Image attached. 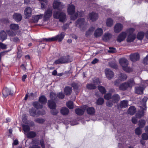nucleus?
Returning a JSON list of instances; mask_svg holds the SVG:
<instances>
[{
  "label": "nucleus",
  "mask_w": 148,
  "mask_h": 148,
  "mask_svg": "<svg viewBox=\"0 0 148 148\" xmlns=\"http://www.w3.org/2000/svg\"><path fill=\"white\" fill-rule=\"evenodd\" d=\"M53 7L54 9H57L59 10L58 12L56 11L54 12L53 14L54 18L58 19L60 22H65L66 20V14L65 13L61 12L60 10V9L63 7L62 3L59 0H55L53 4Z\"/></svg>",
  "instance_id": "obj_1"
},
{
  "label": "nucleus",
  "mask_w": 148,
  "mask_h": 148,
  "mask_svg": "<svg viewBox=\"0 0 148 148\" xmlns=\"http://www.w3.org/2000/svg\"><path fill=\"white\" fill-rule=\"evenodd\" d=\"M75 7L71 3L69 4L68 7L67 11L69 15H72L71 16V19L74 20L78 16L81 17L84 14L83 12H77L73 15L74 13L75 10Z\"/></svg>",
  "instance_id": "obj_2"
},
{
  "label": "nucleus",
  "mask_w": 148,
  "mask_h": 148,
  "mask_svg": "<svg viewBox=\"0 0 148 148\" xmlns=\"http://www.w3.org/2000/svg\"><path fill=\"white\" fill-rule=\"evenodd\" d=\"M56 95L53 92L50 93V97L51 99L48 101V104L49 107L51 109H52L51 111L52 114L53 115H56L58 113L57 110L54 109L56 107L55 103L54 102V100L56 97Z\"/></svg>",
  "instance_id": "obj_3"
},
{
  "label": "nucleus",
  "mask_w": 148,
  "mask_h": 148,
  "mask_svg": "<svg viewBox=\"0 0 148 148\" xmlns=\"http://www.w3.org/2000/svg\"><path fill=\"white\" fill-rule=\"evenodd\" d=\"M147 100V97H144L141 101V105L140 106L141 111H139L136 114V117L137 118H140L144 115L145 111L146 110V102Z\"/></svg>",
  "instance_id": "obj_4"
},
{
  "label": "nucleus",
  "mask_w": 148,
  "mask_h": 148,
  "mask_svg": "<svg viewBox=\"0 0 148 148\" xmlns=\"http://www.w3.org/2000/svg\"><path fill=\"white\" fill-rule=\"evenodd\" d=\"M120 64L122 67L123 69L125 71L130 72L132 71V69L131 68L128 66V60L125 58L120 59L119 60Z\"/></svg>",
  "instance_id": "obj_5"
},
{
  "label": "nucleus",
  "mask_w": 148,
  "mask_h": 148,
  "mask_svg": "<svg viewBox=\"0 0 148 148\" xmlns=\"http://www.w3.org/2000/svg\"><path fill=\"white\" fill-rule=\"evenodd\" d=\"M39 101L41 104H40L39 103L37 102H34L33 103V106L37 109L42 108V104L46 103L47 100L45 96H42L39 98Z\"/></svg>",
  "instance_id": "obj_6"
},
{
  "label": "nucleus",
  "mask_w": 148,
  "mask_h": 148,
  "mask_svg": "<svg viewBox=\"0 0 148 148\" xmlns=\"http://www.w3.org/2000/svg\"><path fill=\"white\" fill-rule=\"evenodd\" d=\"M134 29L133 28H130L126 30L127 35H128L127 41L128 42L133 41L135 39L136 35L133 33Z\"/></svg>",
  "instance_id": "obj_7"
},
{
  "label": "nucleus",
  "mask_w": 148,
  "mask_h": 148,
  "mask_svg": "<svg viewBox=\"0 0 148 148\" xmlns=\"http://www.w3.org/2000/svg\"><path fill=\"white\" fill-rule=\"evenodd\" d=\"M65 34L64 32H62L56 36L51 38L45 39V40L47 41H58L59 42L61 41L64 38Z\"/></svg>",
  "instance_id": "obj_8"
},
{
  "label": "nucleus",
  "mask_w": 148,
  "mask_h": 148,
  "mask_svg": "<svg viewBox=\"0 0 148 148\" xmlns=\"http://www.w3.org/2000/svg\"><path fill=\"white\" fill-rule=\"evenodd\" d=\"M71 62L69 59V56L61 57L55 61L53 64H59L67 63Z\"/></svg>",
  "instance_id": "obj_9"
},
{
  "label": "nucleus",
  "mask_w": 148,
  "mask_h": 148,
  "mask_svg": "<svg viewBox=\"0 0 148 148\" xmlns=\"http://www.w3.org/2000/svg\"><path fill=\"white\" fill-rule=\"evenodd\" d=\"M134 84V83L133 79L129 81L128 82H125L121 84L119 87L120 90H125L128 88H131Z\"/></svg>",
  "instance_id": "obj_10"
},
{
  "label": "nucleus",
  "mask_w": 148,
  "mask_h": 148,
  "mask_svg": "<svg viewBox=\"0 0 148 148\" xmlns=\"http://www.w3.org/2000/svg\"><path fill=\"white\" fill-rule=\"evenodd\" d=\"M112 102L109 101H108L106 102L107 106L109 107L112 106L113 105L112 103L117 102L120 99V97L117 94H115L112 97Z\"/></svg>",
  "instance_id": "obj_11"
},
{
  "label": "nucleus",
  "mask_w": 148,
  "mask_h": 148,
  "mask_svg": "<svg viewBox=\"0 0 148 148\" xmlns=\"http://www.w3.org/2000/svg\"><path fill=\"white\" fill-rule=\"evenodd\" d=\"M93 82L94 84H88L87 86V88L90 89H94L95 88L96 85H99L100 83V80L97 78H95L93 80Z\"/></svg>",
  "instance_id": "obj_12"
},
{
  "label": "nucleus",
  "mask_w": 148,
  "mask_h": 148,
  "mask_svg": "<svg viewBox=\"0 0 148 148\" xmlns=\"http://www.w3.org/2000/svg\"><path fill=\"white\" fill-rule=\"evenodd\" d=\"M84 20L83 18L78 19L76 23V25L79 27L82 30L86 28V25L85 24Z\"/></svg>",
  "instance_id": "obj_13"
},
{
  "label": "nucleus",
  "mask_w": 148,
  "mask_h": 148,
  "mask_svg": "<svg viewBox=\"0 0 148 148\" xmlns=\"http://www.w3.org/2000/svg\"><path fill=\"white\" fill-rule=\"evenodd\" d=\"M127 78L126 75L124 74L121 73L120 74L119 77V79L115 81L114 82V84L115 85H118L120 82V81H124L126 80Z\"/></svg>",
  "instance_id": "obj_14"
},
{
  "label": "nucleus",
  "mask_w": 148,
  "mask_h": 148,
  "mask_svg": "<svg viewBox=\"0 0 148 148\" xmlns=\"http://www.w3.org/2000/svg\"><path fill=\"white\" fill-rule=\"evenodd\" d=\"M52 11L51 8H49L45 11L44 16L43 20L45 21L48 20L51 16Z\"/></svg>",
  "instance_id": "obj_15"
},
{
  "label": "nucleus",
  "mask_w": 148,
  "mask_h": 148,
  "mask_svg": "<svg viewBox=\"0 0 148 148\" xmlns=\"http://www.w3.org/2000/svg\"><path fill=\"white\" fill-rule=\"evenodd\" d=\"M29 112L30 115L33 116H35L36 114L42 115L45 114V112L44 111H43L42 112H38L37 113H36V110L35 108H32L30 109L29 110Z\"/></svg>",
  "instance_id": "obj_16"
},
{
  "label": "nucleus",
  "mask_w": 148,
  "mask_h": 148,
  "mask_svg": "<svg viewBox=\"0 0 148 148\" xmlns=\"http://www.w3.org/2000/svg\"><path fill=\"white\" fill-rule=\"evenodd\" d=\"M127 35L126 31L125 32H122L121 33L118 37L117 40L119 42H120L123 40L125 38Z\"/></svg>",
  "instance_id": "obj_17"
},
{
  "label": "nucleus",
  "mask_w": 148,
  "mask_h": 148,
  "mask_svg": "<svg viewBox=\"0 0 148 148\" xmlns=\"http://www.w3.org/2000/svg\"><path fill=\"white\" fill-rule=\"evenodd\" d=\"M106 75L109 79H111L114 76V73L113 71L109 69H106L105 71Z\"/></svg>",
  "instance_id": "obj_18"
},
{
  "label": "nucleus",
  "mask_w": 148,
  "mask_h": 148,
  "mask_svg": "<svg viewBox=\"0 0 148 148\" xmlns=\"http://www.w3.org/2000/svg\"><path fill=\"white\" fill-rule=\"evenodd\" d=\"M123 28V25L120 23H116L114 26V32L116 33L120 32Z\"/></svg>",
  "instance_id": "obj_19"
},
{
  "label": "nucleus",
  "mask_w": 148,
  "mask_h": 148,
  "mask_svg": "<svg viewBox=\"0 0 148 148\" xmlns=\"http://www.w3.org/2000/svg\"><path fill=\"white\" fill-rule=\"evenodd\" d=\"M130 60L133 62H135L139 60V56L137 53H135L132 54L130 56Z\"/></svg>",
  "instance_id": "obj_20"
},
{
  "label": "nucleus",
  "mask_w": 148,
  "mask_h": 148,
  "mask_svg": "<svg viewBox=\"0 0 148 148\" xmlns=\"http://www.w3.org/2000/svg\"><path fill=\"white\" fill-rule=\"evenodd\" d=\"M3 96L5 98L10 94H11V90L9 88H5L3 89L2 91Z\"/></svg>",
  "instance_id": "obj_21"
},
{
  "label": "nucleus",
  "mask_w": 148,
  "mask_h": 148,
  "mask_svg": "<svg viewBox=\"0 0 148 148\" xmlns=\"http://www.w3.org/2000/svg\"><path fill=\"white\" fill-rule=\"evenodd\" d=\"M89 18L92 21L96 20L98 18L97 14L94 12H92L89 15Z\"/></svg>",
  "instance_id": "obj_22"
},
{
  "label": "nucleus",
  "mask_w": 148,
  "mask_h": 148,
  "mask_svg": "<svg viewBox=\"0 0 148 148\" xmlns=\"http://www.w3.org/2000/svg\"><path fill=\"white\" fill-rule=\"evenodd\" d=\"M103 31L101 28H98L95 31L94 35L96 37H98L101 36L103 33Z\"/></svg>",
  "instance_id": "obj_23"
},
{
  "label": "nucleus",
  "mask_w": 148,
  "mask_h": 148,
  "mask_svg": "<svg viewBox=\"0 0 148 148\" xmlns=\"http://www.w3.org/2000/svg\"><path fill=\"white\" fill-rule=\"evenodd\" d=\"M44 15L43 14L37 15L33 16L32 17V19L34 22L36 23L39 19H42Z\"/></svg>",
  "instance_id": "obj_24"
},
{
  "label": "nucleus",
  "mask_w": 148,
  "mask_h": 148,
  "mask_svg": "<svg viewBox=\"0 0 148 148\" xmlns=\"http://www.w3.org/2000/svg\"><path fill=\"white\" fill-rule=\"evenodd\" d=\"M32 9L30 7H27L25 10L24 14L27 18L30 16L31 15Z\"/></svg>",
  "instance_id": "obj_25"
},
{
  "label": "nucleus",
  "mask_w": 148,
  "mask_h": 148,
  "mask_svg": "<svg viewBox=\"0 0 148 148\" xmlns=\"http://www.w3.org/2000/svg\"><path fill=\"white\" fill-rule=\"evenodd\" d=\"M112 36V35L111 34L107 33L104 34L102 39L104 41H107L111 38Z\"/></svg>",
  "instance_id": "obj_26"
},
{
  "label": "nucleus",
  "mask_w": 148,
  "mask_h": 148,
  "mask_svg": "<svg viewBox=\"0 0 148 148\" xmlns=\"http://www.w3.org/2000/svg\"><path fill=\"white\" fill-rule=\"evenodd\" d=\"M14 19L17 22H18L22 19V16L20 14L15 13L13 16Z\"/></svg>",
  "instance_id": "obj_27"
},
{
  "label": "nucleus",
  "mask_w": 148,
  "mask_h": 148,
  "mask_svg": "<svg viewBox=\"0 0 148 148\" xmlns=\"http://www.w3.org/2000/svg\"><path fill=\"white\" fill-rule=\"evenodd\" d=\"M7 35L6 33L4 31H1L0 33V40L3 41L6 39Z\"/></svg>",
  "instance_id": "obj_28"
},
{
  "label": "nucleus",
  "mask_w": 148,
  "mask_h": 148,
  "mask_svg": "<svg viewBox=\"0 0 148 148\" xmlns=\"http://www.w3.org/2000/svg\"><path fill=\"white\" fill-rule=\"evenodd\" d=\"M60 112L64 115H67L69 112V109L66 107L62 108L60 110Z\"/></svg>",
  "instance_id": "obj_29"
},
{
  "label": "nucleus",
  "mask_w": 148,
  "mask_h": 148,
  "mask_svg": "<svg viewBox=\"0 0 148 148\" xmlns=\"http://www.w3.org/2000/svg\"><path fill=\"white\" fill-rule=\"evenodd\" d=\"M86 111L87 114L90 115H92L95 112V108L92 107H88Z\"/></svg>",
  "instance_id": "obj_30"
},
{
  "label": "nucleus",
  "mask_w": 148,
  "mask_h": 148,
  "mask_svg": "<svg viewBox=\"0 0 148 148\" xmlns=\"http://www.w3.org/2000/svg\"><path fill=\"white\" fill-rule=\"evenodd\" d=\"M136 112L135 108L133 106H131L129 109L128 113L130 115L134 114Z\"/></svg>",
  "instance_id": "obj_31"
},
{
  "label": "nucleus",
  "mask_w": 148,
  "mask_h": 148,
  "mask_svg": "<svg viewBox=\"0 0 148 148\" xmlns=\"http://www.w3.org/2000/svg\"><path fill=\"white\" fill-rule=\"evenodd\" d=\"M144 87H137L135 89V92L138 94H142L143 93Z\"/></svg>",
  "instance_id": "obj_32"
},
{
  "label": "nucleus",
  "mask_w": 148,
  "mask_h": 148,
  "mask_svg": "<svg viewBox=\"0 0 148 148\" xmlns=\"http://www.w3.org/2000/svg\"><path fill=\"white\" fill-rule=\"evenodd\" d=\"M113 24V21L111 18H108L106 21V24L107 26L110 27L112 26Z\"/></svg>",
  "instance_id": "obj_33"
},
{
  "label": "nucleus",
  "mask_w": 148,
  "mask_h": 148,
  "mask_svg": "<svg viewBox=\"0 0 148 148\" xmlns=\"http://www.w3.org/2000/svg\"><path fill=\"white\" fill-rule=\"evenodd\" d=\"M128 105V101L126 100H123L121 102L120 106L121 108H125Z\"/></svg>",
  "instance_id": "obj_34"
},
{
  "label": "nucleus",
  "mask_w": 148,
  "mask_h": 148,
  "mask_svg": "<svg viewBox=\"0 0 148 148\" xmlns=\"http://www.w3.org/2000/svg\"><path fill=\"white\" fill-rule=\"evenodd\" d=\"M146 123L145 121L143 119H141L138 122V125L139 127L140 128L143 127L145 125Z\"/></svg>",
  "instance_id": "obj_35"
},
{
  "label": "nucleus",
  "mask_w": 148,
  "mask_h": 148,
  "mask_svg": "<svg viewBox=\"0 0 148 148\" xmlns=\"http://www.w3.org/2000/svg\"><path fill=\"white\" fill-rule=\"evenodd\" d=\"M71 88L69 87H66L64 89V92L66 95H69L72 91Z\"/></svg>",
  "instance_id": "obj_36"
},
{
  "label": "nucleus",
  "mask_w": 148,
  "mask_h": 148,
  "mask_svg": "<svg viewBox=\"0 0 148 148\" xmlns=\"http://www.w3.org/2000/svg\"><path fill=\"white\" fill-rule=\"evenodd\" d=\"M95 28L93 27H91L86 32V36H88L92 34L94 31Z\"/></svg>",
  "instance_id": "obj_37"
},
{
  "label": "nucleus",
  "mask_w": 148,
  "mask_h": 148,
  "mask_svg": "<svg viewBox=\"0 0 148 148\" xmlns=\"http://www.w3.org/2000/svg\"><path fill=\"white\" fill-rule=\"evenodd\" d=\"M10 28L11 29L16 30L18 29L19 27L18 25L15 24H12L10 25Z\"/></svg>",
  "instance_id": "obj_38"
},
{
  "label": "nucleus",
  "mask_w": 148,
  "mask_h": 148,
  "mask_svg": "<svg viewBox=\"0 0 148 148\" xmlns=\"http://www.w3.org/2000/svg\"><path fill=\"white\" fill-rule=\"evenodd\" d=\"M75 111L76 113L78 115H82L84 112V110L80 108H78L75 109Z\"/></svg>",
  "instance_id": "obj_39"
},
{
  "label": "nucleus",
  "mask_w": 148,
  "mask_h": 148,
  "mask_svg": "<svg viewBox=\"0 0 148 148\" xmlns=\"http://www.w3.org/2000/svg\"><path fill=\"white\" fill-rule=\"evenodd\" d=\"M144 33L143 32H139L137 36V38L140 40H142L144 36Z\"/></svg>",
  "instance_id": "obj_40"
},
{
  "label": "nucleus",
  "mask_w": 148,
  "mask_h": 148,
  "mask_svg": "<svg viewBox=\"0 0 148 148\" xmlns=\"http://www.w3.org/2000/svg\"><path fill=\"white\" fill-rule=\"evenodd\" d=\"M40 1H43V2L41 3V8L42 9L45 8L46 5L47 4V0H38Z\"/></svg>",
  "instance_id": "obj_41"
},
{
  "label": "nucleus",
  "mask_w": 148,
  "mask_h": 148,
  "mask_svg": "<svg viewBox=\"0 0 148 148\" xmlns=\"http://www.w3.org/2000/svg\"><path fill=\"white\" fill-rule=\"evenodd\" d=\"M66 106L70 109H72L73 108V104L72 101H69L66 103Z\"/></svg>",
  "instance_id": "obj_42"
},
{
  "label": "nucleus",
  "mask_w": 148,
  "mask_h": 148,
  "mask_svg": "<svg viewBox=\"0 0 148 148\" xmlns=\"http://www.w3.org/2000/svg\"><path fill=\"white\" fill-rule=\"evenodd\" d=\"M98 89L102 94H104L106 92V90L105 88L102 86H99Z\"/></svg>",
  "instance_id": "obj_43"
},
{
  "label": "nucleus",
  "mask_w": 148,
  "mask_h": 148,
  "mask_svg": "<svg viewBox=\"0 0 148 148\" xmlns=\"http://www.w3.org/2000/svg\"><path fill=\"white\" fill-rule=\"evenodd\" d=\"M36 133L33 132H30L28 133L27 136L28 138H32L36 136Z\"/></svg>",
  "instance_id": "obj_44"
},
{
  "label": "nucleus",
  "mask_w": 148,
  "mask_h": 148,
  "mask_svg": "<svg viewBox=\"0 0 148 148\" xmlns=\"http://www.w3.org/2000/svg\"><path fill=\"white\" fill-rule=\"evenodd\" d=\"M23 127L25 132H27L30 130V127L27 125H23Z\"/></svg>",
  "instance_id": "obj_45"
},
{
  "label": "nucleus",
  "mask_w": 148,
  "mask_h": 148,
  "mask_svg": "<svg viewBox=\"0 0 148 148\" xmlns=\"http://www.w3.org/2000/svg\"><path fill=\"white\" fill-rule=\"evenodd\" d=\"M104 102L103 99L101 98H100L97 100V105H101L103 104Z\"/></svg>",
  "instance_id": "obj_46"
},
{
  "label": "nucleus",
  "mask_w": 148,
  "mask_h": 148,
  "mask_svg": "<svg viewBox=\"0 0 148 148\" xmlns=\"http://www.w3.org/2000/svg\"><path fill=\"white\" fill-rule=\"evenodd\" d=\"M140 128V127H138L135 129V133L136 134L140 135L141 134L142 131Z\"/></svg>",
  "instance_id": "obj_47"
},
{
  "label": "nucleus",
  "mask_w": 148,
  "mask_h": 148,
  "mask_svg": "<svg viewBox=\"0 0 148 148\" xmlns=\"http://www.w3.org/2000/svg\"><path fill=\"white\" fill-rule=\"evenodd\" d=\"M142 138L143 140H147L148 139V134L146 133L143 134L142 135Z\"/></svg>",
  "instance_id": "obj_48"
},
{
  "label": "nucleus",
  "mask_w": 148,
  "mask_h": 148,
  "mask_svg": "<svg viewBox=\"0 0 148 148\" xmlns=\"http://www.w3.org/2000/svg\"><path fill=\"white\" fill-rule=\"evenodd\" d=\"M109 65L111 67L114 69H117V65L114 63L110 62L109 63Z\"/></svg>",
  "instance_id": "obj_49"
},
{
  "label": "nucleus",
  "mask_w": 148,
  "mask_h": 148,
  "mask_svg": "<svg viewBox=\"0 0 148 148\" xmlns=\"http://www.w3.org/2000/svg\"><path fill=\"white\" fill-rule=\"evenodd\" d=\"M35 121L38 123H42L44 122V120L42 119H35Z\"/></svg>",
  "instance_id": "obj_50"
},
{
  "label": "nucleus",
  "mask_w": 148,
  "mask_h": 148,
  "mask_svg": "<svg viewBox=\"0 0 148 148\" xmlns=\"http://www.w3.org/2000/svg\"><path fill=\"white\" fill-rule=\"evenodd\" d=\"M111 94L110 93H108L104 96V98L106 99H109L111 98Z\"/></svg>",
  "instance_id": "obj_51"
},
{
  "label": "nucleus",
  "mask_w": 148,
  "mask_h": 148,
  "mask_svg": "<svg viewBox=\"0 0 148 148\" xmlns=\"http://www.w3.org/2000/svg\"><path fill=\"white\" fill-rule=\"evenodd\" d=\"M7 48V45H6L3 43L1 42H0V49H6Z\"/></svg>",
  "instance_id": "obj_52"
},
{
  "label": "nucleus",
  "mask_w": 148,
  "mask_h": 148,
  "mask_svg": "<svg viewBox=\"0 0 148 148\" xmlns=\"http://www.w3.org/2000/svg\"><path fill=\"white\" fill-rule=\"evenodd\" d=\"M8 34L10 36H14L15 35V33L12 31H8L7 32Z\"/></svg>",
  "instance_id": "obj_53"
},
{
  "label": "nucleus",
  "mask_w": 148,
  "mask_h": 148,
  "mask_svg": "<svg viewBox=\"0 0 148 148\" xmlns=\"http://www.w3.org/2000/svg\"><path fill=\"white\" fill-rule=\"evenodd\" d=\"M58 97L60 99H62L64 97V94L62 92H60L58 95Z\"/></svg>",
  "instance_id": "obj_54"
},
{
  "label": "nucleus",
  "mask_w": 148,
  "mask_h": 148,
  "mask_svg": "<svg viewBox=\"0 0 148 148\" xmlns=\"http://www.w3.org/2000/svg\"><path fill=\"white\" fill-rule=\"evenodd\" d=\"M116 51V49L113 47H109V50L108 51L109 52L114 53Z\"/></svg>",
  "instance_id": "obj_55"
},
{
  "label": "nucleus",
  "mask_w": 148,
  "mask_h": 148,
  "mask_svg": "<svg viewBox=\"0 0 148 148\" xmlns=\"http://www.w3.org/2000/svg\"><path fill=\"white\" fill-rule=\"evenodd\" d=\"M71 125H74L78 124V121H71L70 122Z\"/></svg>",
  "instance_id": "obj_56"
},
{
  "label": "nucleus",
  "mask_w": 148,
  "mask_h": 148,
  "mask_svg": "<svg viewBox=\"0 0 148 148\" xmlns=\"http://www.w3.org/2000/svg\"><path fill=\"white\" fill-rule=\"evenodd\" d=\"M147 62H148V55L144 58L143 60V62L145 64H147Z\"/></svg>",
  "instance_id": "obj_57"
},
{
  "label": "nucleus",
  "mask_w": 148,
  "mask_h": 148,
  "mask_svg": "<svg viewBox=\"0 0 148 148\" xmlns=\"http://www.w3.org/2000/svg\"><path fill=\"white\" fill-rule=\"evenodd\" d=\"M132 121L133 123L136 124L137 123V120L136 117H134L132 119Z\"/></svg>",
  "instance_id": "obj_58"
},
{
  "label": "nucleus",
  "mask_w": 148,
  "mask_h": 148,
  "mask_svg": "<svg viewBox=\"0 0 148 148\" xmlns=\"http://www.w3.org/2000/svg\"><path fill=\"white\" fill-rule=\"evenodd\" d=\"M98 61V60L97 59L95 58L92 61L91 63L92 64H95L97 63Z\"/></svg>",
  "instance_id": "obj_59"
},
{
  "label": "nucleus",
  "mask_w": 148,
  "mask_h": 148,
  "mask_svg": "<svg viewBox=\"0 0 148 148\" xmlns=\"http://www.w3.org/2000/svg\"><path fill=\"white\" fill-rule=\"evenodd\" d=\"M40 142L41 145L42 147V148H45L43 140H41Z\"/></svg>",
  "instance_id": "obj_60"
},
{
  "label": "nucleus",
  "mask_w": 148,
  "mask_h": 148,
  "mask_svg": "<svg viewBox=\"0 0 148 148\" xmlns=\"http://www.w3.org/2000/svg\"><path fill=\"white\" fill-rule=\"evenodd\" d=\"M143 83H144V86H148V80L147 81H144Z\"/></svg>",
  "instance_id": "obj_61"
},
{
  "label": "nucleus",
  "mask_w": 148,
  "mask_h": 148,
  "mask_svg": "<svg viewBox=\"0 0 148 148\" xmlns=\"http://www.w3.org/2000/svg\"><path fill=\"white\" fill-rule=\"evenodd\" d=\"M27 75H23L22 80L23 81H25V79L26 78Z\"/></svg>",
  "instance_id": "obj_62"
},
{
  "label": "nucleus",
  "mask_w": 148,
  "mask_h": 148,
  "mask_svg": "<svg viewBox=\"0 0 148 148\" xmlns=\"http://www.w3.org/2000/svg\"><path fill=\"white\" fill-rule=\"evenodd\" d=\"M21 55H21V51H19V52H18L17 53V56L18 58H20L21 56Z\"/></svg>",
  "instance_id": "obj_63"
},
{
  "label": "nucleus",
  "mask_w": 148,
  "mask_h": 148,
  "mask_svg": "<svg viewBox=\"0 0 148 148\" xmlns=\"http://www.w3.org/2000/svg\"><path fill=\"white\" fill-rule=\"evenodd\" d=\"M18 143V140L16 139L14 140L13 142V144L16 145H17Z\"/></svg>",
  "instance_id": "obj_64"
}]
</instances>
